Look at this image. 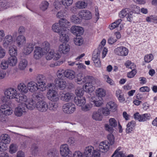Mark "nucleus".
<instances>
[{"mask_svg":"<svg viewBox=\"0 0 157 157\" xmlns=\"http://www.w3.org/2000/svg\"><path fill=\"white\" fill-rule=\"evenodd\" d=\"M48 90L47 94L48 99L52 101H56L59 100V96L57 92L55 90L54 85L53 84H48Z\"/></svg>","mask_w":157,"mask_h":157,"instance_id":"nucleus-1","label":"nucleus"},{"mask_svg":"<svg viewBox=\"0 0 157 157\" xmlns=\"http://www.w3.org/2000/svg\"><path fill=\"white\" fill-rule=\"evenodd\" d=\"M33 96L32 99L29 100L28 102L27 101L26 103H24L27 109H33L36 107V105L37 101L43 98V96L41 94L37 93L34 94Z\"/></svg>","mask_w":157,"mask_h":157,"instance_id":"nucleus-2","label":"nucleus"},{"mask_svg":"<svg viewBox=\"0 0 157 157\" xmlns=\"http://www.w3.org/2000/svg\"><path fill=\"white\" fill-rule=\"evenodd\" d=\"M85 84L83 86L86 89L89 90L97 83V80L93 77L87 76L85 77Z\"/></svg>","mask_w":157,"mask_h":157,"instance_id":"nucleus-3","label":"nucleus"},{"mask_svg":"<svg viewBox=\"0 0 157 157\" xmlns=\"http://www.w3.org/2000/svg\"><path fill=\"white\" fill-rule=\"evenodd\" d=\"M44 96L40 100H39L36 103V107L40 112H46L48 107V104L45 101L43 100Z\"/></svg>","mask_w":157,"mask_h":157,"instance_id":"nucleus-4","label":"nucleus"},{"mask_svg":"<svg viewBox=\"0 0 157 157\" xmlns=\"http://www.w3.org/2000/svg\"><path fill=\"white\" fill-rule=\"evenodd\" d=\"M75 105L74 104L71 102L67 103L63 106V111L66 113H72L75 111Z\"/></svg>","mask_w":157,"mask_h":157,"instance_id":"nucleus-5","label":"nucleus"},{"mask_svg":"<svg viewBox=\"0 0 157 157\" xmlns=\"http://www.w3.org/2000/svg\"><path fill=\"white\" fill-rule=\"evenodd\" d=\"M27 110L25 105L23 103L19 104L17 107L15 108L14 113L15 116L20 117L26 113Z\"/></svg>","mask_w":157,"mask_h":157,"instance_id":"nucleus-6","label":"nucleus"},{"mask_svg":"<svg viewBox=\"0 0 157 157\" xmlns=\"http://www.w3.org/2000/svg\"><path fill=\"white\" fill-rule=\"evenodd\" d=\"M99 48H100V47ZM100 49H95L94 51L92 58L95 65L97 67H100L101 64L100 59V55L101 52L99 51Z\"/></svg>","mask_w":157,"mask_h":157,"instance_id":"nucleus-7","label":"nucleus"},{"mask_svg":"<svg viewBox=\"0 0 157 157\" xmlns=\"http://www.w3.org/2000/svg\"><path fill=\"white\" fill-rule=\"evenodd\" d=\"M0 110L2 113L6 116L10 115L13 113L11 108L7 104L2 105L0 107Z\"/></svg>","mask_w":157,"mask_h":157,"instance_id":"nucleus-8","label":"nucleus"},{"mask_svg":"<svg viewBox=\"0 0 157 157\" xmlns=\"http://www.w3.org/2000/svg\"><path fill=\"white\" fill-rule=\"evenodd\" d=\"M4 94L5 95L12 99H14L18 94L17 90L11 87L6 89L5 91Z\"/></svg>","mask_w":157,"mask_h":157,"instance_id":"nucleus-9","label":"nucleus"},{"mask_svg":"<svg viewBox=\"0 0 157 157\" xmlns=\"http://www.w3.org/2000/svg\"><path fill=\"white\" fill-rule=\"evenodd\" d=\"M128 52L127 48L122 46L117 47L114 50V52L116 55L121 56H127Z\"/></svg>","mask_w":157,"mask_h":157,"instance_id":"nucleus-10","label":"nucleus"},{"mask_svg":"<svg viewBox=\"0 0 157 157\" xmlns=\"http://www.w3.org/2000/svg\"><path fill=\"white\" fill-rule=\"evenodd\" d=\"M109 125L105 124V128L107 131L111 133L113 131V128H115L117 126V122L114 118H111L109 119Z\"/></svg>","mask_w":157,"mask_h":157,"instance_id":"nucleus-11","label":"nucleus"},{"mask_svg":"<svg viewBox=\"0 0 157 157\" xmlns=\"http://www.w3.org/2000/svg\"><path fill=\"white\" fill-rule=\"evenodd\" d=\"M56 86L62 90L64 89L66 87V81L62 78H57L55 80Z\"/></svg>","mask_w":157,"mask_h":157,"instance_id":"nucleus-12","label":"nucleus"},{"mask_svg":"<svg viewBox=\"0 0 157 157\" xmlns=\"http://www.w3.org/2000/svg\"><path fill=\"white\" fill-rule=\"evenodd\" d=\"M33 52V57L36 59H40L45 53L40 47L35 46Z\"/></svg>","mask_w":157,"mask_h":157,"instance_id":"nucleus-13","label":"nucleus"},{"mask_svg":"<svg viewBox=\"0 0 157 157\" xmlns=\"http://www.w3.org/2000/svg\"><path fill=\"white\" fill-rule=\"evenodd\" d=\"M71 31L72 33L76 36H80L83 32V28L75 25H73L71 27Z\"/></svg>","mask_w":157,"mask_h":157,"instance_id":"nucleus-14","label":"nucleus"},{"mask_svg":"<svg viewBox=\"0 0 157 157\" xmlns=\"http://www.w3.org/2000/svg\"><path fill=\"white\" fill-rule=\"evenodd\" d=\"M149 114L146 113L140 115L138 113H136L134 114V118L139 121H144L149 119L150 117Z\"/></svg>","mask_w":157,"mask_h":157,"instance_id":"nucleus-15","label":"nucleus"},{"mask_svg":"<svg viewBox=\"0 0 157 157\" xmlns=\"http://www.w3.org/2000/svg\"><path fill=\"white\" fill-rule=\"evenodd\" d=\"M3 46L5 48L9 47L13 42V37L10 35H6L3 40Z\"/></svg>","mask_w":157,"mask_h":157,"instance_id":"nucleus-16","label":"nucleus"},{"mask_svg":"<svg viewBox=\"0 0 157 157\" xmlns=\"http://www.w3.org/2000/svg\"><path fill=\"white\" fill-rule=\"evenodd\" d=\"M61 155L63 157H66L71 152L70 151L68 146L67 144H64L61 146L60 147Z\"/></svg>","mask_w":157,"mask_h":157,"instance_id":"nucleus-17","label":"nucleus"},{"mask_svg":"<svg viewBox=\"0 0 157 157\" xmlns=\"http://www.w3.org/2000/svg\"><path fill=\"white\" fill-rule=\"evenodd\" d=\"M67 33V30L64 29L59 33V40L61 42H67L69 40Z\"/></svg>","mask_w":157,"mask_h":157,"instance_id":"nucleus-18","label":"nucleus"},{"mask_svg":"<svg viewBox=\"0 0 157 157\" xmlns=\"http://www.w3.org/2000/svg\"><path fill=\"white\" fill-rule=\"evenodd\" d=\"M79 16L85 20H89L91 18L92 15L89 10H82L78 13Z\"/></svg>","mask_w":157,"mask_h":157,"instance_id":"nucleus-19","label":"nucleus"},{"mask_svg":"<svg viewBox=\"0 0 157 157\" xmlns=\"http://www.w3.org/2000/svg\"><path fill=\"white\" fill-rule=\"evenodd\" d=\"M109 142L105 141L101 142L99 146V150L102 152H106L109 149Z\"/></svg>","mask_w":157,"mask_h":157,"instance_id":"nucleus-20","label":"nucleus"},{"mask_svg":"<svg viewBox=\"0 0 157 157\" xmlns=\"http://www.w3.org/2000/svg\"><path fill=\"white\" fill-rule=\"evenodd\" d=\"M60 94L61 99L66 102L69 101L73 98V94L70 93H60Z\"/></svg>","mask_w":157,"mask_h":157,"instance_id":"nucleus-21","label":"nucleus"},{"mask_svg":"<svg viewBox=\"0 0 157 157\" xmlns=\"http://www.w3.org/2000/svg\"><path fill=\"white\" fill-rule=\"evenodd\" d=\"M74 101L75 103L79 106L82 107L85 104L86 99L83 96H76L75 98Z\"/></svg>","mask_w":157,"mask_h":157,"instance_id":"nucleus-22","label":"nucleus"},{"mask_svg":"<svg viewBox=\"0 0 157 157\" xmlns=\"http://www.w3.org/2000/svg\"><path fill=\"white\" fill-rule=\"evenodd\" d=\"M35 46L34 44H27L25 46L23 52L25 55H28L30 54L33 51Z\"/></svg>","mask_w":157,"mask_h":157,"instance_id":"nucleus-23","label":"nucleus"},{"mask_svg":"<svg viewBox=\"0 0 157 157\" xmlns=\"http://www.w3.org/2000/svg\"><path fill=\"white\" fill-rule=\"evenodd\" d=\"M38 84L35 82L31 81L29 82L27 84L28 90L31 92H33L39 89Z\"/></svg>","mask_w":157,"mask_h":157,"instance_id":"nucleus-24","label":"nucleus"},{"mask_svg":"<svg viewBox=\"0 0 157 157\" xmlns=\"http://www.w3.org/2000/svg\"><path fill=\"white\" fill-rule=\"evenodd\" d=\"M70 49V46L68 44H63L59 45V50L60 53L66 54L69 51Z\"/></svg>","mask_w":157,"mask_h":157,"instance_id":"nucleus-25","label":"nucleus"},{"mask_svg":"<svg viewBox=\"0 0 157 157\" xmlns=\"http://www.w3.org/2000/svg\"><path fill=\"white\" fill-rule=\"evenodd\" d=\"M14 99L18 102L26 103V101L27 100L26 96L22 93H18Z\"/></svg>","mask_w":157,"mask_h":157,"instance_id":"nucleus-26","label":"nucleus"},{"mask_svg":"<svg viewBox=\"0 0 157 157\" xmlns=\"http://www.w3.org/2000/svg\"><path fill=\"white\" fill-rule=\"evenodd\" d=\"M36 80L39 86H44L45 85L46 79L45 77L42 75H38L36 77Z\"/></svg>","mask_w":157,"mask_h":157,"instance_id":"nucleus-27","label":"nucleus"},{"mask_svg":"<svg viewBox=\"0 0 157 157\" xmlns=\"http://www.w3.org/2000/svg\"><path fill=\"white\" fill-rule=\"evenodd\" d=\"M106 43V40L104 39H103L101 42V45H99L98 49H98L100 47L99 51L101 52L102 51V58H104L106 56V54L107 52V49L105 48H104L103 47L105 45Z\"/></svg>","mask_w":157,"mask_h":157,"instance_id":"nucleus-28","label":"nucleus"},{"mask_svg":"<svg viewBox=\"0 0 157 157\" xmlns=\"http://www.w3.org/2000/svg\"><path fill=\"white\" fill-rule=\"evenodd\" d=\"M94 150V148L92 146L86 147L84 151L85 155L88 157H91Z\"/></svg>","mask_w":157,"mask_h":157,"instance_id":"nucleus-29","label":"nucleus"},{"mask_svg":"<svg viewBox=\"0 0 157 157\" xmlns=\"http://www.w3.org/2000/svg\"><path fill=\"white\" fill-rule=\"evenodd\" d=\"M92 117L96 121H101L102 118V115L100 109L98 111H94L93 112Z\"/></svg>","mask_w":157,"mask_h":157,"instance_id":"nucleus-30","label":"nucleus"},{"mask_svg":"<svg viewBox=\"0 0 157 157\" xmlns=\"http://www.w3.org/2000/svg\"><path fill=\"white\" fill-rule=\"evenodd\" d=\"M59 22L63 29V30L64 29L67 30V31L68 30L67 28L70 25V22L67 19H62L59 20Z\"/></svg>","mask_w":157,"mask_h":157,"instance_id":"nucleus-31","label":"nucleus"},{"mask_svg":"<svg viewBox=\"0 0 157 157\" xmlns=\"http://www.w3.org/2000/svg\"><path fill=\"white\" fill-rule=\"evenodd\" d=\"M0 140L2 142L3 144H9L10 141V139L9 136L7 134H3L0 137Z\"/></svg>","mask_w":157,"mask_h":157,"instance_id":"nucleus-32","label":"nucleus"},{"mask_svg":"<svg viewBox=\"0 0 157 157\" xmlns=\"http://www.w3.org/2000/svg\"><path fill=\"white\" fill-rule=\"evenodd\" d=\"M106 106L107 108H109L110 111L113 112L115 111L117 109L116 104L113 101H109L106 104Z\"/></svg>","mask_w":157,"mask_h":157,"instance_id":"nucleus-33","label":"nucleus"},{"mask_svg":"<svg viewBox=\"0 0 157 157\" xmlns=\"http://www.w3.org/2000/svg\"><path fill=\"white\" fill-rule=\"evenodd\" d=\"M26 39L25 37L23 35L18 36L16 39V43L19 47L22 46L25 43Z\"/></svg>","mask_w":157,"mask_h":157,"instance_id":"nucleus-34","label":"nucleus"},{"mask_svg":"<svg viewBox=\"0 0 157 157\" xmlns=\"http://www.w3.org/2000/svg\"><path fill=\"white\" fill-rule=\"evenodd\" d=\"M18 90L21 92L24 93H26L28 92V86L23 83L19 84L17 86Z\"/></svg>","mask_w":157,"mask_h":157,"instance_id":"nucleus-35","label":"nucleus"},{"mask_svg":"<svg viewBox=\"0 0 157 157\" xmlns=\"http://www.w3.org/2000/svg\"><path fill=\"white\" fill-rule=\"evenodd\" d=\"M136 123L134 121H132L129 122L127 125L126 132L127 133L131 132L134 129Z\"/></svg>","mask_w":157,"mask_h":157,"instance_id":"nucleus-36","label":"nucleus"},{"mask_svg":"<svg viewBox=\"0 0 157 157\" xmlns=\"http://www.w3.org/2000/svg\"><path fill=\"white\" fill-rule=\"evenodd\" d=\"M52 29L55 32L58 33L63 30L59 22L55 23L52 25Z\"/></svg>","mask_w":157,"mask_h":157,"instance_id":"nucleus-37","label":"nucleus"},{"mask_svg":"<svg viewBox=\"0 0 157 157\" xmlns=\"http://www.w3.org/2000/svg\"><path fill=\"white\" fill-rule=\"evenodd\" d=\"M7 61L9 65L11 66H15L17 63V58L15 56H10L8 58Z\"/></svg>","mask_w":157,"mask_h":157,"instance_id":"nucleus-38","label":"nucleus"},{"mask_svg":"<svg viewBox=\"0 0 157 157\" xmlns=\"http://www.w3.org/2000/svg\"><path fill=\"white\" fill-rule=\"evenodd\" d=\"M116 95L118 100L121 102H122L125 101L124 95L123 94L122 91L118 90L116 91Z\"/></svg>","mask_w":157,"mask_h":157,"instance_id":"nucleus-39","label":"nucleus"},{"mask_svg":"<svg viewBox=\"0 0 157 157\" xmlns=\"http://www.w3.org/2000/svg\"><path fill=\"white\" fill-rule=\"evenodd\" d=\"M75 73L72 70H67L66 71L65 76L69 79H72L75 77Z\"/></svg>","mask_w":157,"mask_h":157,"instance_id":"nucleus-40","label":"nucleus"},{"mask_svg":"<svg viewBox=\"0 0 157 157\" xmlns=\"http://www.w3.org/2000/svg\"><path fill=\"white\" fill-rule=\"evenodd\" d=\"M41 48L45 54L47 53L49 51L50 48V45L49 43L47 41H44L42 44Z\"/></svg>","mask_w":157,"mask_h":157,"instance_id":"nucleus-41","label":"nucleus"},{"mask_svg":"<svg viewBox=\"0 0 157 157\" xmlns=\"http://www.w3.org/2000/svg\"><path fill=\"white\" fill-rule=\"evenodd\" d=\"M87 5V2L85 0L83 1H78L75 4L76 7L79 9L85 8Z\"/></svg>","mask_w":157,"mask_h":157,"instance_id":"nucleus-42","label":"nucleus"},{"mask_svg":"<svg viewBox=\"0 0 157 157\" xmlns=\"http://www.w3.org/2000/svg\"><path fill=\"white\" fill-rule=\"evenodd\" d=\"M49 4V3L47 1H43L40 5V8L42 11H45L48 9Z\"/></svg>","mask_w":157,"mask_h":157,"instance_id":"nucleus-43","label":"nucleus"},{"mask_svg":"<svg viewBox=\"0 0 157 157\" xmlns=\"http://www.w3.org/2000/svg\"><path fill=\"white\" fill-rule=\"evenodd\" d=\"M95 105L97 107H100L102 105L103 102L102 98L96 97L95 100L93 101Z\"/></svg>","mask_w":157,"mask_h":157,"instance_id":"nucleus-44","label":"nucleus"},{"mask_svg":"<svg viewBox=\"0 0 157 157\" xmlns=\"http://www.w3.org/2000/svg\"><path fill=\"white\" fill-rule=\"evenodd\" d=\"M96 97H104L105 95V91L102 88L98 89L96 91Z\"/></svg>","mask_w":157,"mask_h":157,"instance_id":"nucleus-45","label":"nucleus"},{"mask_svg":"<svg viewBox=\"0 0 157 157\" xmlns=\"http://www.w3.org/2000/svg\"><path fill=\"white\" fill-rule=\"evenodd\" d=\"M28 62L25 59L21 60L19 62L18 68L21 70H24L27 66Z\"/></svg>","mask_w":157,"mask_h":157,"instance_id":"nucleus-46","label":"nucleus"},{"mask_svg":"<svg viewBox=\"0 0 157 157\" xmlns=\"http://www.w3.org/2000/svg\"><path fill=\"white\" fill-rule=\"evenodd\" d=\"M66 15V10H63L58 12L56 14V16L58 18L62 19H64L63 18L65 17Z\"/></svg>","mask_w":157,"mask_h":157,"instance_id":"nucleus-47","label":"nucleus"},{"mask_svg":"<svg viewBox=\"0 0 157 157\" xmlns=\"http://www.w3.org/2000/svg\"><path fill=\"white\" fill-rule=\"evenodd\" d=\"M9 65L7 60L3 59L0 64V67L2 69L6 70L8 68Z\"/></svg>","mask_w":157,"mask_h":157,"instance_id":"nucleus-48","label":"nucleus"},{"mask_svg":"<svg viewBox=\"0 0 157 157\" xmlns=\"http://www.w3.org/2000/svg\"><path fill=\"white\" fill-rule=\"evenodd\" d=\"M84 92V91L83 88L78 87L77 88L75 91V94L77 96H82Z\"/></svg>","mask_w":157,"mask_h":157,"instance_id":"nucleus-49","label":"nucleus"},{"mask_svg":"<svg viewBox=\"0 0 157 157\" xmlns=\"http://www.w3.org/2000/svg\"><path fill=\"white\" fill-rule=\"evenodd\" d=\"M74 41L75 45L80 46L83 44V40L81 37L79 36L78 37L74 38Z\"/></svg>","mask_w":157,"mask_h":157,"instance_id":"nucleus-50","label":"nucleus"},{"mask_svg":"<svg viewBox=\"0 0 157 157\" xmlns=\"http://www.w3.org/2000/svg\"><path fill=\"white\" fill-rule=\"evenodd\" d=\"M73 2V0H61V3L65 7V8L71 6Z\"/></svg>","mask_w":157,"mask_h":157,"instance_id":"nucleus-51","label":"nucleus"},{"mask_svg":"<svg viewBox=\"0 0 157 157\" xmlns=\"http://www.w3.org/2000/svg\"><path fill=\"white\" fill-rule=\"evenodd\" d=\"M77 82L78 84H81L84 83L86 81L85 77L83 78L81 74H78L77 75Z\"/></svg>","mask_w":157,"mask_h":157,"instance_id":"nucleus-52","label":"nucleus"},{"mask_svg":"<svg viewBox=\"0 0 157 157\" xmlns=\"http://www.w3.org/2000/svg\"><path fill=\"white\" fill-rule=\"evenodd\" d=\"M54 6L55 8L57 10H59L63 7V5L59 0H56L54 2Z\"/></svg>","mask_w":157,"mask_h":157,"instance_id":"nucleus-53","label":"nucleus"},{"mask_svg":"<svg viewBox=\"0 0 157 157\" xmlns=\"http://www.w3.org/2000/svg\"><path fill=\"white\" fill-rule=\"evenodd\" d=\"M107 138L108 140V142L110 145H112L114 144L115 138L113 134L111 133L108 134L107 135Z\"/></svg>","mask_w":157,"mask_h":157,"instance_id":"nucleus-54","label":"nucleus"},{"mask_svg":"<svg viewBox=\"0 0 157 157\" xmlns=\"http://www.w3.org/2000/svg\"><path fill=\"white\" fill-rule=\"evenodd\" d=\"M46 59L47 60H51L54 57V52L53 50L51 49L47 52Z\"/></svg>","mask_w":157,"mask_h":157,"instance_id":"nucleus-55","label":"nucleus"},{"mask_svg":"<svg viewBox=\"0 0 157 157\" xmlns=\"http://www.w3.org/2000/svg\"><path fill=\"white\" fill-rule=\"evenodd\" d=\"M124 65L126 67L131 69H135L136 67L135 65L129 60L127 61L124 63Z\"/></svg>","mask_w":157,"mask_h":157,"instance_id":"nucleus-56","label":"nucleus"},{"mask_svg":"<svg viewBox=\"0 0 157 157\" xmlns=\"http://www.w3.org/2000/svg\"><path fill=\"white\" fill-rule=\"evenodd\" d=\"M111 157H126V155L122 151L118 152L116 150Z\"/></svg>","mask_w":157,"mask_h":157,"instance_id":"nucleus-57","label":"nucleus"},{"mask_svg":"<svg viewBox=\"0 0 157 157\" xmlns=\"http://www.w3.org/2000/svg\"><path fill=\"white\" fill-rule=\"evenodd\" d=\"M101 110V112L102 114H103L104 115L107 116L110 114L111 111L109 110V108H107L106 106L105 107L103 108L102 109H99Z\"/></svg>","mask_w":157,"mask_h":157,"instance_id":"nucleus-58","label":"nucleus"},{"mask_svg":"<svg viewBox=\"0 0 157 157\" xmlns=\"http://www.w3.org/2000/svg\"><path fill=\"white\" fill-rule=\"evenodd\" d=\"M9 152L11 154L15 153L17 150V147L16 144H12L10 146Z\"/></svg>","mask_w":157,"mask_h":157,"instance_id":"nucleus-59","label":"nucleus"},{"mask_svg":"<svg viewBox=\"0 0 157 157\" xmlns=\"http://www.w3.org/2000/svg\"><path fill=\"white\" fill-rule=\"evenodd\" d=\"M92 107V105L91 104L88 103L85 105H83L81 107V109L84 112H87L90 110Z\"/></svg>","mask_w":157,"mask_h":157,"instance_id":"nucleus-60","label":"nucleus"},{"mask_svg":"<svg viewBox=\"0 0 157 157\" xmlns=\"http://www.w3.org/2000/svg\"><path fill=\"white\" fill-rule=\"evenodd\" d=\"M9 52L11 56H16L17 55V49L12 47H10Z\"/></svg>","mask_w":157,"mask_h":157,"instance_id":"nucleus-61","label":"nucleus"},{"mask_svg":"<svg viewBox=\"0 0 157 157\" xmlns=\"http://www.w3.org/2000/svg\"><path fill=\"white\" fill-rule=\"evenodd\" d=\"M128 13V9H125L121 11L119 13V16L120 18H123L127 16Z\"/></svg>","mask_w":157,"mask_h":157,"instance_id":"nucleus-62","label":"nucleus"},{"mask_svg":"<svg viewBox=\"0 0 157 157\" xmlns=\"http://www.w3.org/2000/svg\"><path fill=\"white\" fill-rule=\"evenodd\" d=\"M72 22L75 24L79 23L80 22V19L75 15H73L71 17Z\"/></svg>","mask_w":157,"mask_h":157,"instance_id":"nucleus-63","label":"nucleus"},{"mask_svg":"<svg viewBox=\"0 0 157 157\" xmlns=\"http://www.w3.org/2000/svg\"><path fill=\"white\" fill-rule=\"evenodd\" d=\"M66 71L63 69H59L57 72V75L58 77V78H61L63 77L64 76H65Z\"/></svg>","mask_w":157,"mask_h":157,"instance_id":"nucleus-64","label":"nucleus"}]
</instances>
